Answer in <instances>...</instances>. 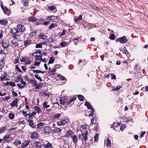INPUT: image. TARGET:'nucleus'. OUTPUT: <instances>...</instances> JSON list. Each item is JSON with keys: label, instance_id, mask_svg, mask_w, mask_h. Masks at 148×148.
Returning <instances> with one entry per match:
<instances>
[{"label": "nucleus", "instance_id": "obj_33", "mask_svg": "<svg viewBox=\"0 0 148 148\" xmlns=\"http://www.w3.org/2000/svg\"><path fill=\"white\" fill-rule=\"evenodd\" d=\"M37 32V30H35L32 32H30L29 34V35L30 37H32L33 36H35Z\"/></svg>", "mask_w": 148, "mask_h": 148}, {"label": "nucleus", "instance_id": "obj_60", "mask_svg": "<svg viewBox=\"0 0 148 148\" xmlns=\"http://www.w3.org/2000/svg\"><path fill=\"white\" fill-rule=\"evenodd\" d=\"M82 129H83L84 130V133H86V131L87 132H88L87 128H86V126H85L83 125L82 127Z\"/></svg>", "mask_w": 148, "mask_h": 148}, {"label": "nucleus", "instance_id": "obj_13", "mask_svg": "<svg viewBox=\"0 0 148 148\" xmlns=\"http://www.w3.org/2000/svg\"><path fill=\"white\" fill-rule=\"evenodd\" d=\"M18 99L16 98L14 99L10 104V106L12 107H14L15 106L17 107L18 106Z\"/></svg>", "mask_w": 148, "mask_h": 148}, {"label": "nucleus", "instance_id": "obj_46", "mask_svg": "<svg viewBox=\"0 0 148 148\" xmlns=\"http://www.w3.org/2000/svg\"><path fill=\"white\" fill-rule=\"evenodd\" d=\"M57 24L56 23H53L51 24L49 27V28L51 29L53 28L57 27Z\"/></svg>", "mask_w": 148, "mask_h": 148}, {"label": "nucleus", "instance_id": "obj_17", "mask_svg": "<svg viewBox=\"0 0 148 148\" xmlns=\"http://www.w3.org/2000/svg\"><path fill=\"white\" fill-rule=\"evenodd\" d=\"M2 10L5 14L8 15H9L10 14V12L8 10V9L6 6H5V8L2 9Z\"/></svg>", "mask_w": 148, "mask_h": 148}, {"label": "nucleus", "instance_id": "obj_30", "mask_svg": "<svg viewBox=\"0 0 148 148\" xmlns=\"http://www.w3.org/2000/svg\"><path fill=\"white\" fill-rule=\"evenodd\" d=\"M55 58L53 57H51L50 58V60L49 61V62L47 63V64L49 65L50 64H53L55 61Z\"/></svg>", "mask_w": 148, "mask_h": 148}, {"label": "nucleus", "instance_id": "obj_34", "mask_svg": "<svg viewBox=\"0 0 148 148\" xmlns=\"http://www.w3.org/2000/svg\"><path fill=\"white\" fill-rule=\"evenodd\" d=\"M77 97L80 101H84V98L82 95H78L77 96Z\"/></svg>", "mask_w": 148, "mask_h": 148}, {"label": "nucleus", "instance_id": "obj_26", "mask_svg": "<svg viewBox=\"0 0 148 148\" xmlns=\"http://www.w3.org/2000/svg\"><path fill=\"white\" fill-rule=\"evenodd\" d=\"M43 106L44 108H47L50 107V105L46 101H45L43 103Z\"/></svg>", "mask_w": 148, "mask_h": 148}, {"label": "nucleus", "instance_id": "obj_51", "mask_svg": "<svg viewBox=\"0 0 148 148\" xmlns=\"http://www.w3.org/2000/svg\"><path fill=\"white\" fill-rule=\"evenodd\" d=\"M26 64H29L31 63V60H30L29 58H28L27 59L25 58V61Z\"/></svg>", "mask_w": 148, "mask_h": 148}, {"label": "nucleus", "instance_id": "obj_20", "mask_svg": "<svg viewBox=\"0 0 148 148\" xmlns=\"http://www.w3.org/2000/svg\"><path fill=\"white\" fill-rule=\"evenodd\" d=\"M0 24L1 25H6L8 24V21L7 19H2L0 20Z\"/></svg>", "mask_w": 148, "mask_h": 148}, {"label": "nucleus", "instance_id": "obj_41", "mask_svg": "<svg viewBox=\"0 0 148 148\" xmlns=\"http://www.w3.org/2000/svg\"><path fill=\"white\" fill-rule=\"evenodd\" d=\"M32 71L34 73H41L42 74H44V72L43 71H41L40 70H33Z\"/></svg>", "mask_w": 148, "mask_h": 148}, {"label": "nucleus", "instance_id": "obj_16", "mask_svg": "<svg viewBox=\"0 0 148 148\" xmlns=\"http://www.w3.org/2000/svg\"><path fill=\"white\" fill-rule=\"evenodd\" d=\"M16 28H13L10 31V33L13 34H16L19 32V31Z\"/></svg>", "mask_w": 148, "mask_h": 148}, {"label": "nucleus", "instance_id": "obj_40", "mask_svg": "<svg viewBox=\"0 0 148 148\" xmlns=\"http://www.w3.org/2000/svg\"><path fill=\"white\" fill-rule=\"evenodd\" d=\"M53 131L54 133H60L61 132V130L59 128H58L54 129Z\"/></svg>", "mask_w": 148, "mask_h": 148}, {"label": "nucleus", "instance_id": "obj_15", "mask_svg": "<svg viewBox=\"0 0 148 148\" xmlns=\"http://www.w3.org/2000/svg\"><path fill=\"white\" fill-rule=\"evenodd\" d=\"M27 121L29 123V126L33 128H36V125L34 124L33 121L30 119L28 120Z\"/></svg>", "mask_w": 148, "mask_h": 148}, {"label": "nucleus", "instance_id": "obj_14", "mask_svg": "<svg viewBox=\"0 0 148 148\" xmlns=\"http://www.w3.org/2000/svg\"><path fill=\"white\" fill-rule=\"evenodd\" d=\"M7 73L5 72H4L3 75L2 74L0 77V79L1 81H5L8 80V78L7 77Z\"/></svg>", "mask_w": 148, "mask_h": 148}, {"label": "nucleus", "instance_id": "obj_57", "mask_svg": "<svg viewBox=\"0 0 148 148\" xmlns=\"http://www.w3.org/2000/svg\"><path fill=\"white\" fill-rule=\"evenodd\" d=\"M26 58V57H21V59L20 60L21 62H25V61Z\"/></svg>", "mask_w": 148, "mask_h": 148}, {"label": "nucleus", "instance_id": "obj_52", "mask_svg": "<svg viewBox=\"0 0 148 148\" xmlns=\"http://www.w3.org/2000/svg\"><path fill=\"white\" fill-rule=\"evenodd\" d=\"M55 8H56V7L53 6H49L48 7V9L51 11L55 10Z\"/></svg>", "mask_w": 148, "mask_h": 148}, {"label": "nucleus", "instance_id": "obj_38", "mask_svg": "<svg viewBox=\"0 0 148 148\" xmlns=\"http://www.w3.org/2000/svg\"><path fill=\"white\" fill-rule=\"evenodd\" d=\"M67 42H62L60 43V45L62 47H64L67 46Z\"/></svg>", "mask_w": 148, "mask_h": 148}, {"label": "nucleus", "instance_id": "obj_48", "mask_svg": "<svg viewBox=\"0 0 148 148\" xmlns=\"http://www.w3.org/2000/svg\"><path fill=\"white\" fill-rule=\"evenodd\" d=\"M58 77L61 80H64L66 79V78L64 76L61 75L60 74H59L58 75Z\"/></svg>", "mask_w": 148, "mask_h": 148}, {"label": "nucleus", "instance_id": "obj_63", "mask_svg": "<svg viewBox=\"0 0 148 148\" xmlns=\"http://www.w3.org/2000/svg\"><path fill=\"white\" fill-rule=\"evenodd\" d=\"M40 64V62H38L37 61H35L34 62V65L38 66Z\"/></svg>", "mask_w": 148, "mask_h": 148}, {"label": "nucleus", "instance_id": "obj_44", "mask_svg": "<svg viewBox=\"0 0 148 148\" xmlns=\"http://www.w3.org/2000/svg\"><path fill=\"white\" fill-rule=\"evenodd\" d=\"M109 38L112 40H114L116 38L115 35L114 34H112L109 36Z\"/></svg>", "mask_w": 148, "mask_h": 148}, {"label": "nucleus", "instance_id": "obj_27", "mask_svg": "<svg viewBox=\"0 0 148 148\" xmlns=\"http://www.w3.org/2000/svg\"><path fill=\"white\" fill-rule=\"evenodd\" d=\"M21 141L20 140H16L14 141L13 144L15 146H17L18 145L21 144Z\"/></svg>", "mask_w": 148, "mask_h": 148}, {"label": "nucleus", "instance_id": "obj_61", "mask_svg": "<svg viewBox=\"0 0 148 148\" xmlns=\"http://www.w3.org/2000/svg\"><path fill=\"white\" fill-rule=\"evenodd\" d=\"M135 69L137 71H139L140 70V66H138V64L136 65Z\"/></svg>", "mask_w": 148, "mask_h": 148}, {"label": "nucleus", "instance_id": "obj_32", "mask_svg": "<svg viewBox=\"0 0 148 148\" xmlns=\"http://www.w3.org/2000/svg\"><path fill=\"white\" fill-rule=\"evenodd\" d=\"M73 139V142L75 143H77V137L76 135H74L71 137Z\"/></svg>", "mask_w": 148, "mask_h": 148}, {"label": "nucleus", "instance_id": "obj_35", "mask_svg": "<svg viewBox=\"0 0 148 148\" xmlns=\"http://www.w3.org/2000/svg\"><path fill=\"white\" fill-rule=\"evenodd\" d=\"M11 43L13 44L15 46H17L19 45L18 42L15 39H13L11 41Z\"/></svg>", "mask_w": 148, "mask_h": 148}, {"label": "nucleus", "instance_id": "obj_56", "mask_svg": "<svg viewBox=\"0 0 148 148\" xmlns=\"http://www.w3.org/2000/svg\"><path fill=\"white\" fill-rule=\"evenodd\" d=\"M107 145L108 146H110L111 144V143L110 140L109 139H107L106 140Z\"/></svg>", "mask_w": 148, "mask_h": 148}, {"label": "nucleus", "instance_id": "obj_6", "mask_svg": "<svg viewBox=\"0 0 148 148\" xmlns=\"http://www.w3.org/2000/svg\"><path fill=\"white\" fill-rule=\"evenodd\" d=\"M60 104L64 105L67 101V97L66 96L61 97L60 99Z\"/></svg>", "mask_w": 148, "mask_h": 148}, {"label": "nucleus", "instance_id": "obj_3", "mask_svg": "<svg viewBox=\"0 0 148 148\" xmlns=\"http://www.w3.org/2000/svg\"><path fill=\"white\" fill-rule=\"evenodd\" d=\"M3 140L5 142L9 143L12 140V138L10 135H5L3 137Z\"/></svg>", "mask_w": 148, "mask_h": 148}, {"label": "nucleus", "instance_id": "obj_21", "mask_svg": "<svg viewBox=\"0 0 148 148\" xmlns=\"http://www.w3.org/2000/svg\"><path fill=\"white\" fill-rule=\"evenodd\" d=\"M31 42L32 41L30 39L26 40L24 42V45L26 47L27 46L29 45L31 43Z\"/></svg>", "mask_w": 148, "mask_h": 148}, {"label": "nucleus", "instance_id": "obj_7", "mask_svg": "<svg viewBox=\"0 0 148 148\" xmlns=\"http://www.w3.org/2000/svg\"><path fill=\"white\" fill-rule=\"evenodd\" d=\"M38 134L36 132H34L32 133L30 138L32 139H35L38 138Z\"/></svg>", "mask_w": 148, "mask_h": 148}, {"label": "nucleus", "instance_id": "obj_50", "mask_svg": "<svg viewBox=\"0 0 148 148\" xmlns=\"http://www.w3.org/2000/svg\"><path fill=\"white\" fill-rule=\"evenodd\" d=\"M35 77L37 79H38L40 81H42V78L40 77L39 76L38 74H36L35 75Z\"/></svg>", "mask_w": 148, "mask_h": 148}, {"label": "nucleus", "instance_id": "obj_4", "mask_svg": "<svg viewBox=\"0 0 148 148\" xmlns=\"http://www.w3.org/2000/svg\"><path fill=\"white\" fill-rule=\"evenodd\" d=\"M69 121V119L66 118L64 119L61 120L58 122V124L59 125H64L68 123Z\"/></svg>", "mask_w": 148, "mask_h": 148}, {"label": "nucleus", "instance_id": "obj_25", "mask_svg": "<svg viewBox=\"0 0 148 148\" xmlns=\"http://www.w3.org/2000/svg\"><path fill=\"white\" fill-rule=\"evenodd\" d=\"M73 134V132L72 130H69L67 132L66 136L69 137L70 136L71 137Z\"/></svg>", "mask_w": 148, "mask_h": 148}, {"label": "nucleus", "instance_id": "obj_49", "mask_svg": "<svg viewBox=\"0 0 148 148\" xmlns=\"http://www.w3.org/2000/svg\"><path fill=\"white\" fill-rule=\"evenodd\" d=\"M61 115V114L60 113H57L54 114L53 115V117L55 118H59Z\"/></svg>", "mask_w": 148, "mask_h": 148}, {"label": "nucleus", "instance_id": "obj_37", "mask_svg": "<svg viewBox=\"0 0 148 148\" xmlns=\"http://www.w3.org/2000/svg\"><path fill=\"white\" fill-rule=\"evenodd\" d=\"M97 121L96 119L94 117H92L91 120V123L90 124L91 125H92L93 124H95L96 122Z\"/></svg>", "mask_w": 148, "mask_h": 148}, {"label": "nucleus", "instance_id": "obj_64", "mask_svg": "<svg viewBox=\"0 0 148 148\" xmlns=\"http://www.w3.org/2000/svg\"><path fill=\"white\" fill-rule=\"evenodd\" d=\"M17 86L19 88H23L24 87V86H22L21 84H17Z\"/></svg>", "mask_w": 148, "mask_h": 148}, {"label": "nucleus", "instance_id": "obj_55", "mask_svg": "<svg viewBox=\"0 0 148 148\" xmlns=\"http://www.w3.org/2000/svg\"><path fill=\"white\" fill-rule=\"evenodd\" d=\"M42 44L41 43H40L37 44L36 46V48H42Z\"/></svg>", "mask_w": 148, "mask_h": 148}, {"label": "nucleus", "instance_id": "obj_42", "mask_svg": "<svg viewBox=\"0 0 148 148\" xmlns=\"http://www.w3.org/2000/svg\"><path fill=\"white\" fill-rule=\"evenodd\" d=\"M47 40L49 43H52L54 42V39L53 38H48Z\"/></svg>", "mask_w": 148, "mask_h": 148}, {"label": "nucleus", "instance_id": "obj_18", "mask_svg": "<svg viewBox=\"0 0 148 148\" xmlns=\"http://www.w3.org/2000/svg\"><path fill=\"white\" fill-rule=\"evenodd\" d=\"M28 20L29 21H30L32 22H36L38 20L35 17L32 16L29 17L28 19Z\"/></svg>", "mask_w": 148, "mask_h": 148}, {"label": "nucleus", "instance_id": "obj_10", "mask_svg": "<svg viewBox=\"0 0 148 148\" xmlns=\"http://www.w3.org/2000/svg\"><path fill=\"white\" fill-rule=\"evenodd\" d=\"M84 105L87 107L88 109H90L93 112L95 111V110L92 107V105L90 104V103L89 102L87 101L86 102Z\"/></svg>", "mask_w": 148, "mask_h": 148}, {"label": "nucleus", "instance_id": "obj_9", "mask_svg": "<svg viewBox=\"0 0 148 148\" xmlns=\"http://www.w3.org/2000/svg\"><path fill=\"white\" fill-rule=\"evenodd\" d=\"M44 133L45 135H47L49 134L51 132V129L48 126H46L43 129Z\"/></svg>", "mask_w": 148, "mask_h": 148}, {"label": "nucleus", "instance_id": "obj_19", "mask_svg": "<svg viewBox=\"0 0 148 148\" xmlns=\"http://www.w3.org/2000/svg\"><path fill=\"white\" fill-rule=\"evenodd\" d=\"M90 6L91 7H92L93 9L98 10L99 11H100V9L99 8L97 7L96 5L94 3H91L90 5Z\"/></svg>", "mask_w": 148, "mask_h": 148}, {"label": "nucleus", "instance_id": "obj_43", "mask_svg": "<svg viewBox=\"0 0 148 148\" xmlns=\"http://www.w3.org/2000/svg\"><path fill=\"white\" fill-rule=\"evenodd\" d=\"M6 129L7 127H2L0 128V133H3Z\"/></svg>", "mask_w": 148, "mask_h": 148}, {"label": "nucleus", "instance_id": "obj_23", "mask_svg": "<svg viewBox=\"0 0 148 148\" xmlns=\"http://www.w3.org/2000/svg\"><path fill=\"white\" fill-rule=\"evenodd\" d=\"M45 125V124L44 123H38L37 127V129H41L42 128V127L44 125Z\"/></svg>", "mask_w": 148, "mask_h": 148}, {"label": "nucleus", "instance_id": "obj_22", "mask_svg": "<svg viewBox=\"0 0 148 148\" xmlns=\"http://www.w3.org/2000/svg\"><path fill=\"white\" fill-rule=\"evenodd\" d=\"M57 18L58 16H55L54 15H51L47 16L46 17V19L47 20L49 19L50 20H54L55 19V18Z\"/></svg>", "mask_w": 148, "mask_h": 148}, {"label": "nucleus", "instance_id": "obj_47", "mask_svg": "<svg viewBox=\"0 0 148 148\" xmlns=\"http://www.w3.org/2000/svg\"><path fill=\"white\" fill-rule=\"evenodd\" d=\"M76 99V97H73V98H71V99L67 103V105H69L71 104L72 102L73 101L75 100Z\"/></svg>", "mask_w": 148, "mask_h": 148}, {"label": "nucleus", "instance_id": "obj_58", "mask_svg": "<svg viewBox=\"0 0 148 148\" xmlns=\"http://www.w3.org/2000/svg\"><path fill=\"white\" fill-rule=\"evenodd\" d=\"M15 69L17 70L18 72L19 73H22L21 70L19 68L18 66L17 65L16 66Z\"/></svg>", "mask_w": 148, "mask_h": 148}, {"label": "nucleus", "instance_id": "obj_53", "mask_svg": "<svg viewBox=\"0 0 148 148\" xmlns=\"http://www.w3.org/2000/svg\"><path fill=\"white\" fill-rule=\"evenodd\" d=\"M121 88V87L119 86H118L116 88H113V91H118L120 88Z\"/></svg>", "mask_w": 148, "mask_h": 148}, {"label": "nucleus", "instance_id": "obj_1", "mask_svg": "<svg viewBox=\"0 0 148 148\" xmlns=\"http://www.w3.org/2000/svg\"><path fill=\"white\" fill-rule=\"evenodd\" d=\"M88 132L86 131V133L83 132L79 136V138L80 140L82 142V143H86L87 142V140H88V137L87 135Z\"/></svg>", "mask_w": 148, "mask_h": 148}, {"label": "nucleus", "instance_id": "obj_62", "mask_svg": "<svg viewBox=\"0 0 148 148\" xmlns=\"http://www.w3.org/2000/svg\"><path fill=\"white\" fill-rule=\"evenodd\" d=\"M12 95L14 97H16L18 96V94L16 92H15L13 90L12 91Z\"/></svg>", "mask_w": 148, "mask_h": 148}, {"label": "nucleus", "instance_id": "obj_29", "mask_svg": "<svg viewBox=\"0 0 148 148\" xmlns=\"http://www.w3.org/2000/svg\"><path fill=\"white\" fill-rule=\"evenodd\" d=\"M42 54H41V55H36L34 56L35 58H36V60H41L42 59Z\"/></svg>", "mask_w": 148, "mask_h": 148}, {"label": "nucleus", "instance_id": "obj_11", "mask_svg": "<svg viewBox=\"0 0 148 148\" xmlns=\"http://www.w3.org/2000/svg\"><path fill=\"white\" fill-rule=\"evenodd\" d=\"M30 143V140H25L21 144V147L22 148H25L29 145Z\"/></svg>", "mask_w": 148, "mask_h": 148}, {"label": "nucleus", "instance_id": "obj_2", "mask_svg": "<svg viewBox=\"0 0 148 148\" xmlns=\"http://www.w3.org/2000/svg\"><path fill=\"white\" fill-rule=\"evenodd\" d=\"M128 39L125 36L117 38L116 40V42H119L120 43H125L127 42Z\"/></svg>", "mask_w": 148, "mask_h": 148}, {"label": "nucleus", "instance_id": "obj_28", "mask_svg": "<svg viewBox=\"0 0 148 148\" xmlns=\"http://www.w3.org/2000/svg\"><path fill=\"white\" fill-rule=\"evenodd\" d=\"M22 79V75H20L18 77H15V81L16 82H18L20 80H21Z\"/></svg>", "mask_w": 148, "mask_h": 148}, {"label": "nucleus", "instance_id": "obj_8", "mask_svg": "<svg viewBox=\"0 0 148 148\" xmlns=\"http://www.w3.org/2000/svg\"><path fill=\"white\" fill-rule=\"evenodd\" d=\"M2 45L4 49H5L10 46V43L8 41H3L2 42Z\"/></svg>", "mask_w": 148, "mask_h": 148}, {"label": "nucleus", "instance_id": "obj_54", "mask_svg": "<svg viewBox=\"0 0 148 148\" xmlns=\"http://www.w3.org/2000/svg\"><path fill=\"white\" fill-rule=\"evenodd\" d=\"M99 135L98 134H97L94 136V141L95 142H96L98 141Z\"/></svg>", "mask_w": 148, "mask_h": 148}, {"label": "nucleus", "instance_id": "obj_12", "mask_svg": "<svg viewBox=\"0 0 148 148\" xmlns=\"http://www.w3.org/2000/svg\"><path fill=\"white\" fill-rule=\"evenodd\" d=\"M18 29L21 32H24L25 30V27L22 25L19 24H18L17 26Z\"/></svg>", "mask_w": 148, "mask_h": 148}, {"label": "nucleus", "instance_id": "obj_45", "mask_svg": "<svg viewBox=\"0 0 148 148\" xmlns=\"http://www.w3.org/2000/svg\"><path fill=\"white\" fill-rule=\"evenodd\" d=\"M42 84H38L36 85L35 88L37 89H40L41 88H42Z\"/></svg>", "mask_w": 148, "mask_h": 148}, {"label": "nucleus", "instance_id": "obj_24", "mask_svg": "<svg viewBox=\"0 0 148 148\" xmlns=\"http://www.w3.org/2000/svg\"><path fill=\"white\" fill-rule=\"evenodd\" d=\"M43 146L45 148H49L52 147V145L49 142L47 144H44Z\"/></svg>", "mask_w": 148, "mask_h": 148}, {"label": "nucleus", "instance_id": "obj_31", "mask_svg": "<svg viewBox=\"0 0 148 148\" xmlns=\"http://www.w3.org/2000/svg\"><path fill=\"white\" fill-rule=\"evenodd\" d=\"M34 109L35 110L37 111L38 114L40 112H42L40 108L38 106H35L34 107Z\"/></svg>", "mask_w": 148, "mask_h": 148}, {"label": "nucleus", "instance_id": "obj_36", "mask_svg": "<svg viewBox=\"0 0 148 148\" xmlns=\"http://www.w3.org/2000/svg\"><path fill=\"white\" fill-rule=\"evenodd\" d=\"M24 6H27L28 5V1L27 0H22Z\"/></svg>", "mask_w": 148, "mask_h": 148}, {"label": "nucleus", "instance_id": "obj_39", "mask_svg": "<svg viewBox=\"0 0 148 148\" xmlns=\"http://www.w3.org/2000/svg\"><path fill=\"white\" fill-rule=\"evenodd\" d=\"M8 116L9 118L11 120L13 119L15 117V115L14 114L12 113H9Z\"/></svg>", "mask_w": 148, "mask_h": 148}, {"label": "nucleus", "instance_id": "obj_5", "mask_svg": "<svg viewBox=\"0 0 148 148\" xmlns=\"http://www.w3.org/2000/svg\"><path fill=\"white\" fill-rule=\"evenodd\" d=\"M32 144L34 145L36 148H40L42 147L41 143L40 141H36L34 140L32 141Z\"/></svg>", "mask_w": 148, "mask_h": 148}, {"label": "nucleus", "instance_id": "obj_59", "mask_svg": "<svg viewBox=\"0 0 148 148\" xmlns=\"http://www.w3.org/2000/svg\"><path fill=\"white\" fill-rule=\"evenodd\" d=\"M123 49L124 51H123V53H125L126 54H127L129 53L127 51L125 47H124Z\"/></svg>", "mask_w": 148, "mask_h": 148}]
</instances>
